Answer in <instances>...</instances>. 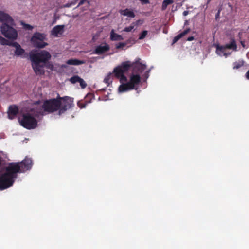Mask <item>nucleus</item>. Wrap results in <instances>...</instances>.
<instances>
[{"label": "nucleus", "mask_w": 249, "mask_h": 249, "mask_svg": "<svg viewBox=\"0 0 249 249\" xmlns=\"http://www.w3.org/2000/svg\"><path fill=\"white\" fill-rule=\"evenodd\" d=\"M134 25L132 24L130 26L124 28L123 30V31L126 32H131L134 29Z\"/></svg>", "instance_id": "29"}, {"label": "nucleus", "mask_w": 249, "mask_h": 249, "mask_svg": "<svg viewBox=\"0 0 249 249\" xmlns=\"http://www.w3.org/2000/svg\"><path fill=\"white\" fill-rule=\"evenodd\" d=\"M121 15L127 16L128 17L133 18L135 17V15L133 11L129 10L128 8H126L124 10H121L120 11Z\"/></svg>", "instance_id": "17"}, {"label": "nucleus", "mask_w": 249, "mask_h": 249, "mask_svg": "<svg viewBox=\"0 0 249 249\" xmlns=\"http://www.w3.org/2000/svg\"><path fill=\"white\" fill-rule=\"evenodd\" d=\"M246 76L247 78L249 80V70L246 72Z\"/></svg>", "instance_id": "38"}, {"label": "nucleus", "mask_w": 249, "mask_h": 249, "mask_svg": "<svg viewBox=\"0 0 249 249\" xmlns=\"http://www.w3.org/2000/svg\"><path fill=\"white\" fill-rule=\"evenodd\" d=\"M227 49H232L236 51L237 50V45L234 39L231 40L230 43L224 46L217 45L216 46V53L219 55H226L225 51Z\"/></svg>", "instance_id": "10"}, {"label": "nucleus", "mask_w": 249, "mask_h": 249, "mask_svg": "<svg viewBox=\"0 0 249 249\" xmlns=\"http://www.w3.org/2000/svg\"><path fill=\"white\" fill-rule=\"evenodd\" d=\"M89 103H90V101H88V102H87L86 101H85L84 102L79 101L77 103V106H78L79 107L83 108H85L86 107V106Z\"/></svg>", "instance_id": "23"}, {"label": "nucleus", "mask_w": 249, "mask_h": 249, "mask_svg": "<svg viewBox=\"0 0 249 249\" xmlns=\"http://www.w3.org/2000/svg\"><path fill=\"white\" fill-rule=\"evenodd\" d=\"M84 63V62L76 59H69L67 61V64L72 65H79Z\"/></svg>", "instance_id": "19"}, {"label": "nucleus", "mask_w": 249, "mask_h": 249, "mask_svg": "<svg viewBox=\"0 0 249 249\" xmlns=\"http://www.w3.org/2000/svg\"><path fill=\"white\" fill-rule=\"evenodd\" d=\"M110 39L111 41H119L123 40L124 38L121 35H118L115 33L114 30L112 29L110 32Z\"/></svg>", "instance_id": "16"}, {"label": "nucleus", "mask_w": 249, "mask_h": 249, "mask_svg": "<svg viewBox=\"0 0 249 249\" xmlns=\"http://www.w3.org/2000/svg\"><path fill=\"white\" fill-rule=\"evenodd\" d=\"M112 77V74L111 73H108L105 78L104 81L106 83L109 85L110 83L112 82L111 80Z\"/></svg>", "instance_id": "24"}, {"label": "nucleus", "mask_w": 249, "mask_h": 249, "mask_svg": "<svg viewBox=\"0 0 249 249\" xmlns=\"http://www.w3.org/2000/svg\"><path fill=\"white\" fill-rule=\"evenodd\" d=\"M87 0H81L80 1V2H79L78 3V6H79L80 5H82V4H83L84 3V2L86 1Z\"/></svg>", "instance_id": "33"}, {"label": "nucleus", "mask_w": 249, "mask_h": 249, "mask_svg": "<svg viewBox=\"0 0 249 249\" xmlns=\"http://www.w3.org/2000/svg\"><path fill=\"white\" fill-rule=\"evenodd\" d=\"M140 59L138 58L135 62L131 63L129 61H125L121 63V64L113 70L114 76L119 78L120 82H126L127 77L124 75V73L127 72L130 68H132L133 72L136 74H140L146 68V66L140 62Z\"/></svg>", "instance_id": "3"}, {"label": "nucleus", "mask_w": 249, "mask_h": 249, "mask_svg": "<svg viewBox=\"0 0 249 249\" xmlns=\"http://www.w3.org/2000/svg\"><path fill=\"white\" fill-rule=\"evenodd\" d=\"M70 5H68V4H67L66 6V7H70Z\"/></svg>", "instance_id": "41"}, {"label": "nucleus", "mask_w": 249, "mask_h": 249, "mask_svg": "<svg viewBox=\"0 0 249 249\" xmlns=\"http://www.w3.org/2000/svg\"><path fill=\"white\" fill-rule=\"evenodd\" d=\"M194 39V37L193 36H190L186 39V40L188 41H191L193 40Z\"/></svg>", "instance_id": "34"}, {"label": "nucleus", "mask_w": 249, "mask_h": 249, "mask_svg": "<svg viewBox=\"0 0 249 249\" xmlns=\"http://www.w3.org/2000/svg\"><path fill=\"white\" fill-rule=\"evenodd\" d=\"M109 50V45L106 42H103L95 47L93 53L98 55H102L108 52Z\"/></svg>", "instance_id": "11"}, {"label": "nucleus", "mask_w": 249, "mask_h": 249, "mask_svg": "<svg viewBox=\"0 0 249 249\" xmlns=\"http://www.w3.org/2000/svg\"><path fill=\"white\" fill-rule=\"evenodd\" d=\"M94 96L93 94L89 93L85 97V101L88 102V101H91V100L94 98Z\"/></svg>", "instance_id": "26"}, {"label": "nucleus", "mask_w": 249, "mask_h": 249, "mask_svg": "<svg viewBox=\"0 0 249 249\" xmlns=\"http://www.w3.org/2000/svg\"><path fill=\"white\" fill-rule=\"evenodd\" d=\"M190 31V28H187L184 30L183 32L176 36L174 39H173L172 44L176 43L179 39H180L182 37L184 36L185 35L187 34Z\"/></svg>", "instance_id": "18"}, {"label": "nucleus", "mask_w": 249, "mask_h": 249, "mask_svg": "<svg viewBox=\"0 0 249 249\" xmlns=\"http://www.w3.org/2000/svg\"><path fill=\"white\" fill-rule=\"evenodd\" d=\"M61 104L62 102L59 101L58 96L56 98L51 99L44 101L42 105V108L45 111L53 112L60 109Z\"/></svg>", "instance_id": "6"}, {"label": "nucleus", "mask_w": 249, "mask_h": 249, "mask_svg": "<svg viewBox=\"0 0 249 249\" xmlns=\"http://www.w3.org/2000/svg\"><path fill=\"white\" fill-rule=\"evenodd\" d=\"M14 42L8 40L1 36H0V43L1 45H7L11 46V44L13 43Z\"/></svg>", "instance_id": "20"}, {"label": "nucleus", "mask_w": 249, "mask_h": 249, "mask_svg": "<svg viewBox=\"0 0 249 249\" xmlns=\"http://www.w3.org/2000/svg\"><path fill=\"white\" fill-rule=\"evenodd\" d=\"M124 42L126 43V46L127 44H128L131 42V40L130 39H128Z\"/></svg>", "instance_id": "37"}, {"label": "nucleus", "mask_w": 249, "mask_h": 249, "mask_svg": "<svg viewBox=\"0 0 249 249\" xmlns=\"http://www.w3.org/2000/svg\"><path fill=\"white\" fill-rule=\"evenodd\" d=\"M19 111L18 108L17 106L13 105L10 106L8 111V116L10 119L15 118Z\"/></svg>", "instance_id": "13"}, {"label": "nucleus", "mask_w": 249, "mask_h": 249, "mask_svg": "<svg viewBox=\"0 0 249 249\" xmlns=\"http://www.w3.org/2000/svg\"><path fill=\"white\" fill-rule=\"evenodd\" d=\"M150 72V70H148V71H147L145 73H144V76L146 77V78H148V76H149V73Z\"/></svg>", "instance_id": "35"}, {"label": "nucleus", "mask_w": 249, "mask_h": 249, "mask_svg": "<svg viewBox=\"0 0 249 249\" xmlns=\"http://www.w3.org/2000/svg\"><path fill=\"white\" fill-rule=\"evenodd\" d=\"M174 2L173 0H164L162 4L161 9L162 10H165L168 5L173 3Z\"/></svg>", "instance_id": "21"}, {"label": "nucleus", "mask_w": 249, "mask_h": 249, "mask_svg": "<svg viewBox=\"0 0 249 249\" xmlns=\"http://www.w3.org/2000/svg\"><path fill=\"white\" fill-rule=\"evenodd\" d=\"M219 12L216 15V18H217V17L219 16Z\"/></svg>", "instance_id": "39"}, {"label": "nucleus", "mask_w": 249, "mask_h": 249, "mask_svg": "<svg viewBox=\"0 0 249 249\" xmlns=\"http://www.w3.org/2000/svg\"><path fill=\"white\" fill-rule=\"evenodd\" d=\"M0 21L3 23L14 25V20L12 17L7 13L0 11Z\"/></svg>", "instance_id": "12"}, {"label": "nucleus", "mask_w": 249, "mask_h": 249, "mask_svg": "<svg viewBox=\"0 0 249 249\" xmlns=\"http://www.w3.org/2000/svg\"><path fill=\"white\" fill-rule=\"evenodd\" d=\"M141 81L140 74H132L130 76V80L128 82L124 83V82L119 87V91L120 92L132 90L135 89V86L140 84Z\"/></svg>", "instance_id": "4"}, {"label": "nucleus", "mask_w": 249, "mask_h": 249, "mask_svg": "<svg viewBox=\"0 0 249 249\" xmlns=\"http://www.w3.org/2000/svg\"><path fill=\"white\" fill-rule=\"evenodd\" d=\"M11 46L16 48L15 54L17 56H20L25 53V50L21 48L19 44L16 42H14L13 43L11 44Z\"/></svg>", "instance_id": "14"}, {"label": "nucleus", "mask_w": 249, "mask_h": 249, "mask_svg": "<svg viewBox=\"0 0 249 249\" xmlns=\"http://www.w3.org/2000/svg\"><path fill=\"white\" fill-rule=\"evenodd\" d=\"M81 78L78 75H74L70 79V81L72 84H75L76 82H79Z\"/></svg>", "instance_id": "22"}, {"label": "nucleus", "mask_w": 249, "mask_h": 249, "mask_svg": "<svg viewBox=\"0 0 249 249\" xmlns=\"http://www.w3.org/2000/svg\"><path fill=\"white\" fill-rule=\"evenodd\" d=\"M79 83H80V85L82 89H84L86 87L87 84L82 78H81Z\"/></svg>", "instance_id": "30"}, {"label": "nucleus", "mask_w": 249, "mask_h": 249, "mask_svg": "<svg viewBox=\"0 0 249 249\" xmlns=\"http://www.w3.org/2000/svg\"><path fill=\"white\" fill-rule=\"evenodd\" d=\"M143 23V21L142 20H141V19H139L138 20H137L136 21L134 22H133L132 24L135 26H138L140 24H142Z\"/></svg>", "instance_id": "31"}, {"label": "nucleus", "mask_w": 249, "mask_h": 249, "mask_svg": "<svg viewBox=\"0 0 249 249\" xmlns=\"http://www.w3.org/2000/svg\"><path fill=\"white\" fill-rule=\"evenodd\" d=\"M126 46V43L124 42H119L116 45V48L117 49H123Z\"/></svg>", "instance_id": "27"}, {"label": "nucleus", "mask_w": 249, "mask_h": 249, "mask_svg": "<svg viewBox=\"0 0 249 249\" xmlns=\"http://www.w3.org/2000/svg\"><path fill=\"white\" fill-rule=\"evenodd\" d=\"M13 25L3 23L0 27V31L2 35L9 39H15L17 38L18 34L17 31L12 27Z\"/></svg>", "instance_id": "9"}, {"label": "nucleus", "mask_w": 249, "mask_h": 249, "mask_svg": "<svg viewBox=\"0 0 249 249\" xmlns=\"http://www.w3.org/2000/svg\"><path fill=\"white\" fill-rule=\"evenodd\" d=\"M243 65V62L239 61L235 62L233 64V68L234 69H238Z\"/></svg>", "instance_id": "25"}, {"label": "nucleus", "mask_w": 249, "mask_h": 249, "mask_svg": "<svg viewBox=\"0 0 249 249\" xmlns=\"http://www.w3.org/2000/svg\"><path fill=\"white\" fill-rule=\"evenodd\" d=\"M46 35L43 33L36 32L31 38V41L34 46L37 48H44L48 44L44 42L46 40Z\"/></svg>", "instance_id": "7"}, {"label": "nucleus", "mask_w": 249, "mask_h": 249, "mask_svg": "<svg viewBox=\"0 0 249 249\" xmlns=\"http://www.w3.org/2000/svg\"><path fill=\"white\" fill-rule=\"evenodd\" d=\"M18 120L20 124L27 129H35L37 125V120L29 113L23 114Z\"/></svg>", "instance_id": "5"}, {"label": "nucleus", "mask_w": 249, "mask_h": 249, "mask_svg": "<svg viewBox=\"0 0 249 249\" xmlns=\"http://www.w3.org/2000/svg\"><path fill=\"white\" fill-rule=\"evenodd\" d=\"M189 13V12L188 11H184L183 12V15L184 16H187Z\"/></svg>", "instance_id": "36"}, {"label": "nucleus", "mask_w": 249, "mask_h": 249, "mask_svg": "<svg viewBox=\"0 0 249 249\" xmlns=\"http://www.w3.org/2000/svg\"><path fill=\"white\" fill-rule=\"evenodd\" d=\"M64 28V25H56L52 30V35L57 36L58 34H62Z\"/></svg>", "instance_id": "15"}, {"label": "nucleus", "mask_w": 249, "mask_h": 249, "mask_svg": "<svg viewBox=\"0 0 249 249\" xmlns=\"http://www.w3.org/2000/svg\"><path fill=\"white\" fill-rule=\"evenodd\" d=\"M24 28L26 29L29 30H31L33 28V26H32L31 25L28 24H24Z\"/></svg>", "instance_id": "32"}, {"label": "nucleus", "mask_w": 249, "mask_h": 249, "mask_svg": "<svg viewBox=\"0 0 249 249\" xmlns=\"http://www.w3.org/2000/svg\"><path fill=\"white\" fill-rule=\"evenodd\" d=\"M58 98L59 101L62 102L58 111V114L61 115L73 106V99L69 96L61 97L59 95H58Z\"/></svg>", "instance_id": "8"}, {"label": "nucleus", "mask_w": 249, "mask_h": 249, "mask_svg": "<svg viewBox=\"0 0 249 249\" xmlns=\"http://www.w3.org/2000/svg\"><path fill=\"white\" fill-rule=\"evenodd\" d=\"M33 165L31 158L26 157L20 162L11 163L5 168V172L0 176V190L12 186L18 173H23L31 169Z\"/></svg>", "instance_id": "1"}, {"label": "nucleus", "mask_w": 249, "mask_h": 249, "mask_svg": "<svg viewBox=\"0 0 249 249\" xmlns=\"http://www.w3.org/2000/svg\"><path fill=\"white\" fill-rule=\"evenodd\" d=\"M148 32L146 30L142 31L141 34L140 35L139 39L140 40L143 39L144 38L147 36Z\"/></svg>", "instance_id": "28"}, {"label": "nucleus", "mask_w": 249, "mask_h": 249, "mask_svg": "<svg viewBox=\"0 0 249 249\" xmlns=\"http://www.w3.org/2000/svg\"><path fill=\"white\" fill-rule=\"evenodd\" d=\"M163 33H165V34H167V31H166L163 30Z\"/></svg>", "instance_id": "40"}, {"label": "nucleus", "mask_w": 249, "mask_h": 249, "mask_svg": "<svg viewBox=\"0 0 249 249\" xmlns=\"http://www.w3.org/2000/svg\"><path fill=\"white\" fill-rule=\"evenodd\" d=\"M30 59L31 61L32 67L36 75H43L45 74L44 68L51 71L53 70L54 65L49 62L51 55L50 53L45 50H42L39 52L30 53Z\"/></svg>", "instance_id": "2"}]
</instances>
